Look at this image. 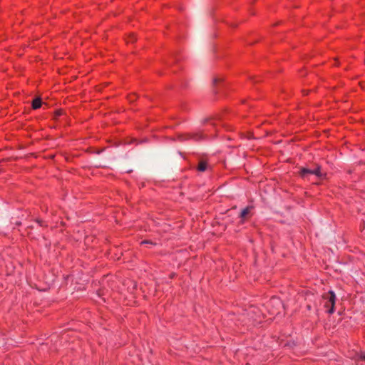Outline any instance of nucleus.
I'll use <instances>...</instances> for the list:
<instances>
[{
  "label": "nucleus",
  "instance_id": "6e6552de",
  "mask_svg": "<svg viewBox=\"0 0 365 365\" xmlns=\"http://www.w3.org/2000/svg\"><path fill=\"white\" fill-rule=\"evenodd\" d=\"M296 345H297V343L294 341H289L286 342L283 345V346L292 349V348L294 347Z\"/></svg>",
  "mask_w": 365,
  "mask_h": 365
},
{
  "label": "nucleus",
  "instance_id": "20e7f679",
  "mask_svg": "<svg viewBox=\"0 0 365 365\" xmlns=\"http://www.w3.org/2000/svg\"><path fill=\"white\" fill-rule=\"evenodd\" d=\"M299 175L302 178L308 179L309 175H313V169L302 167L299 171Z\"/></svg>",
  "mask_w": 365,
  "mask_h": 365
},
{
  "label": "nucleus",
  "instance_id": "2eb2a0df",
  "mask_svg": "<svg viewBox=\"0 0 365 365\" xmlns=\"http://www.w3.org/2000/svg\"><path fill=\"white\" fill-rule=\"evenodd\" d=\"M360 359H361V360L365 361V353H363V354H361V356H360Z\"/></svg>",
  "mask_w": 365,
  "mask_h": 365
},
{
  "label": "nucleus",
  "instance_id": "1a4fd4ad",
  "mask_svg": "<svg viewBox=\"0 0 365 365\" xmlns=\"http://www.w3.org/2000/svg\"><path fill=\"white\" fill-rule=\"evenodd\" d=\"M275 302L277 303V304H278L279 307L281 306V302H280L279 301H278V300H277V299H270L269 302H267V307H270V305H272V304H274Z\"/></svg>",
  "mask_w": 365,
  "mask_h": 365
},
{
  "label": "nucleus",
  "instance_id": "f8f14e48",
  "mask_svg": "<svg viewBox=\"0 0 365 365\" xmlns=\"http://www.w3.org/2000/svg\"><path fill=\"white\" fill-rule=\"evenodd\" d=\"M128 98L130 101H134L136 99V96L135 94L130 95Z\"/></svg>",
  "mask_w": 365,
  "mask_h": 365
},
{
  "label": "nucleus",
  "instance_id": "f03ea898",
  "mask_svg": "<svg viewBox=\"0 0 365 365\" xmlns=\"http://www.w3.org/2000/svg\"><path fill=\"white\" fill-rule=\"evenodd\" d=\"M264 304H261L262 307L255 306L252 304V325L255 326L257 324H260L264 319L265 315L264 314L263 309Z\"/></svg>",
  "mask_w": 365,
  "mask_h": 365
},
{
  "label": "nucleus",
  "instance_id": "9b49d317",
  "mask_svg": "<svg viewBox=\"0 0 365 365\" xmlns=\"http://www.w3.org/2000/svg\"><path fill=\"white\" fill-rule=\"evenodd\" d=\"M135 39H136V38H135V35H134V34H132V35H130V36L128 38V39H127V42H128V43H133V42H134V41H135Z\"/></svg>",
  "mask_w": 365,
  "mask_h": 365
},
{
  "label": "nucleus",
  "instance_id": "ddd939ff",
  "mask_svg": "<svg viewBox=\"0 0 365 365\" xmlns=\"http://www.w3.org/2000/svg\"><path fill=\"white\" fill-rule=\"evenodd\" d=\"M222 79L220 78H215L213 79V83L215 85L217 84L218 82H220Z\"/></svg>",
  "mask_w": 365,
  "mask_h": 365
},
{
  "label": "nucleus",
  "instance_id": "7ed1b4c3",
  "mask_svg": "<svg viewBox=\"0 0 365 365\" xmlns=\"http://www.w3.org/2000/svg\"><path fill=\"white\" fill-rule=\"evenodd\" d=\"M202 138L203 135L201 133H189L182 136V140L186 139H193L194 140L197 141Z\"/></svg>",
  "mask_w": 365,
  "mask_h": 365
},
{
  "label": "nucleus",
  "instance_id": "9d476101",
  "mask_svg": "<svg viewBox=\"0 0 365 365\" xmlns=\"http://www.w3.org/2000/svg\"><path fill=\"white\" fill-rule=\"evenodd\" d=\"M250 212V207H247L245 209L242 210L240 212V217L242 219L246 215H247Z\"/></svg>",
  "mask_w": 365,
  "mask_h": 365
},
{
  "label": "nucleus",
  "instance_id": "dca6fc26",
  "mask_svg": "<svg viewBox=\"0 0 365 365\" xmlns=\"http://www.w3.org/2000/svg\"><path fill=\"white\" fill-rule=\"evenodd\" d=\"M302 92H303V94H304V96H307V95H308V93H309V91H308V90H307V91L304 90V91H302Z\"/></svg>",
  "mask_w": 365,
  "mask_h": 365
},
{
  "label": "nucleus",
  "instance_id": "0eeeda50",
  "mask_svg": "<svg viewBox=\"0 0 365 365\" xmlns=\"http://www.w3.org/2000/svg\"><path fill=\"white\" fill-rule=\"evenodd\" d=\"M41 98H36L32 102V108L34 109H38L41 107Z\"/></svg>",
  "mask_w": 365,
  "mask_h": 365
},
{
  "label": "nucleus",
  "instance_id": "f3484780",
  "mask_svg": "<svg viewBox=\"0 0 365 365\" xmlns=\"http://www.w3.org/2000/svg\"><path fill=\"white\" fill-rule=\"evenodd\" d=\"M61 115V111H60V110L59 111H56V116H59Z\"/></svg>",
  "mask_w": 365,
  "mask_h": 365
},
{
  "label": "nucleus",
  "instance_id": "f257e3e1",
  "mask_svg": "<svg viewBox=\"0 0 365 365\" xmlns=\"http://www.w3.org/2000/svg\"><path fill=\"white\" fill-rule=\"evenodd\" d=\"M323 299L325 301L324 307L327 308V312L332 314L335 311L336 294L334 291L330 290L322 295Z\"/></svg>",
  "mask_w": 365,
  "mask_h": 365
},
{
  "label": "nucleus",
  "instance_id": "423d86ee",
  "mask_svg": "<svg viewBox=\"0 0 365 365\" xmlns=\"http://www.w3.org/2000/svg\"><path fill=\"white\" fill-rule=\"evenodd\" d=\"M313 175H315L316 176H317L319 178H322V177L326 175V174L322 173L321 166L318 165H317V167L314 169H313Z\"/></svg>",
  "mask_w": 365,
  "mask_h": 365
},
{
  "label": "nucleus",
  "instance_id": "4468645a",
  "mask_svg": "<svg viewBox=\"0 0 365 365\" xmlns=\"http://www.w3.org/2000/svg\"><path fill=\"white\" fill-rule=\"evenodd\" d=\"M141 244H151L153 245V243L151 242V241H148V240H144V241H142L141 242Z\"/></svg>",
  "mask_w": 365,
  "mask_h": 365
},
{
  "label": "nucleus",
  "instance_id": "39448f33",
  "mask_svg": "<svg viewBox=\"0 0 365 365\" xmlns=\"http://www.w3.org/2000/svg\"><path fill=\"white\" fill-rule=\"evenodd\" d=\"M207 168V163L205 160L200 161L198 166H197V170L200 172H204Z\"/></svg>",
  "mask_w": 365,
  "mask_h": 365
}]
</instances>
